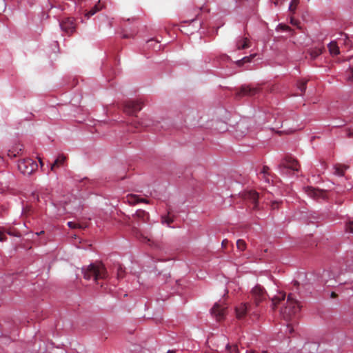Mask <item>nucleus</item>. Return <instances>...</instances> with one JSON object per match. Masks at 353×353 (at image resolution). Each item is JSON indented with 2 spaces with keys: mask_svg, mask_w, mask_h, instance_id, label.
I'll use <instances>...</instances> for the list:
<instances>
[{
  "mask_svg": "<svg viewBox=\"0 0 353 353\" xmlns=\"http://www.w3.org/2000/svg\"><path fill=\"white\" fill-rule=\"evenodd\" d=\"M285 298V294L279 292V295L272 299V307L273 310H275L278 305H281V315L285 321H290L296 316L301 309V305L292 294H289L286 300Z\"/></svg>",
  "mask_w": 353,
  "mask_h": 353,
  "instance_id": "obj_1",
  "label": "nucleus"
},
{
  "mask_svg": "<svg viewBox=\"0 0 353 353\" xmlns=\"http://www.w3.org/2000/svg\"><path fill=\"white\" fill-rule=\"evenodd\" d=\"M83 276L87 280L92 279L97 282L100 279H105L108 272L103 264L92 263L83 271Z\"/></svg>",
  "mask_w": 353,
  "mask_h": 353,
  "instance_id": "obj_2",
  "label": "nucleus"
},
{
  "mask_svg": "<svg viewBox=\"0 0 353 353\" xmlns=\"http://www.w3.org/2000/svg\"><path fill=\"white\" fill-rule=\"evenodd\" d=\"M235 311L238 319H243L247 314H249L252 319H258L259 317V310L256 309L252 303H241L236 307Z\"/></svg>",
  "mask_w": 353,
  "mask_h": 353,
  "instance_id": "obj_3",
  "label": "nucleus"
},
{
  "mask_svg": "<svg viewBox=\"0 0 353 353\" xmlns=\"http://www.w3.org/2000/svg\"><path fill=\"white\" fill-rule=\"evenodd\" d=\"M300 167L299 161L291 155H286L279 165L280 172L283 174H287L288 170L299 172Z\"/></svg>",
  "mask_w": 353,
  "mask_h": 353,
  "instance_id": "obj_4",
  "label": "nucleus"
},
{
  "mask_svg": "<svg viewBox=\"0 0 353 353\" xmlns=\"http://www.w3.org/2000/svg\"><path fill=\"white\" fill-rule=\"evenodd\" d=\"M38 165L36 161L32 159H26L19 161L18 169L25 175H30L37 170Z\"/></svg>",
  "mask_w": 353,
  "mask_h": 353,
  "instance_id": "obj_5",
  "label": "nucleus"
},
{
  "mask_svg": "<svg viewBox=\"0 0 353 353\" xmlns=\"http://www.w3.org/2000/svg\"><path fill=\"white\" fill-rule=\"evenodd\" d=\"M142 103L139 101H127L123 106V112L129 115H133L142 109Z\"/></svg>",
  "mask_w": 353,
  "mask_h": 353,
  "instance_id": "obj_6",
  "label": "nucleus"
},
{
  "mask_svg": "<svg viewBox=\"0 0 353 353\" xmlns=\"http://www.w3.org/2000/svg\"><path fill=\"white\" fill-rule=\"evenodd\" d=\"M266 292L264 289L261 286H256L252 290V299L254 301V306L256 309H258V306L260 303L262 302L266 298Z\"/></svg>",
  "mask_w": 353,
  "mask_h": 353,
  "instance_id": "obj_7",
  "label": "nucleus"
},
{
  "mask_svg": "<svg viewBox=\"0 0 353 353\" xmlns=\"http://www.w3.org/2000/svg\"><path fill=\"white\" fill-rule=\"evenodd\" d=\"M259 88H254L250 85H242L236 92V98L239 99L245 96H254L259 92Z\"/></svg>",
  "mask_w": 353,
  "mask_h": 353,
  "instance_id": "obj_8",
  "label": "nucleus"
},
{
  "mask_svg": "<svg viewBox=\"0 0 353 353\" xmlns=\"http://www.w3.org/2000/svg\"><path fill=\"white\" fill-rule=\"evenodd\" d=\"M305 193L311 198L319 200L320 199H325L327 197L326 192L307 186L305 188Z\"/></svg>",
  "mask_w": 353,
  "mask_h": 353,
  "instance_id": "obj_9",
  "label": "nucleus"
},
{
  "mask_svg": "<svg viewBox=\"0 0 353 353\" xmlns=\"http://www.w3.org/2000/svg\"><path fill=\"white\" fill-rule=\"evenodd\" d=\"M61 30L68 34H71L75 30L74 21L72 18H65L60 21Z\"/></svg>",
  "mask_w": 353,
  "mask_h": 353,
  "instance_id": "obj_10",
  "label": "nucleus"
},
{
  "mask_svg": "<svg viewBox=\"0 0 353 353\" xmlns=\"http://www.w3.org/2000/svg\"><path fill=\"white\" fill-rule=\"evenodd\" d=\"M244 199L249 203L250 205H252V208L253 210L257 209L258 207V200L259 198V194L256 191L250 190L244 194Z\"/></svg>",
  "mask_w": 353,
  "mask_h": 353,
  "instance_id": "obj_11",
  "label": "nucleus"
},
{
  "mask_svg": "<svg viewBox=\"0 0 353 353\" xmlns=\"http://www.w3.org/2000/svg\"><path fill=\"white\" fill-rule=\"evenodd\" d=\"M226 307L221 305L220 303H216L211 309L212 314L216 317L217 321H221L224 319L225 314Z\"/></svg>",
  "mask_w": 353,
  "mask_h": 353,
  "instance_id": "obj_12",
  "label": "nucleus"
},
{
  "mask_svg": "<svg viewBox=\"0 0 353 353\" xmlns=\"http://www.w3.org/2000/svg\"><path fill=\"white\" fill-rule=\"evenodd\" d=\"M132 125L137 129H142L152 125V121L148 117L141 119L136 118L132 121Z\"/></svg>",
  "mask_w": 353,
  "mask_h": 353,
  "instance_id": "obj_13",
  "label": "nucleus"
},
{
  "mask_svg": "<svg viewBox=\"0 0 353 353\" xmlns=\"http://www.w3.org/2000/svg\"><path fill=\"white\" fill-rule=\"evenodd\" d=\"M134 219L142 223H147L150 219L148 212L143 210H138L133 215Z\"/></svg>",
  "mask_w": 353,
  "mask_h": 353,
  "instance_id": "obj_14",
  "label": "nucleus"
},
{
  "mask_svg": "<svg viewBox=\"0 0 353 353\" xmlns=\"http://www.w3.org/2000/svg\"><path fill=\"white\" fill-rule=\"evenodd\" d=\"M66 157L63 154H59L54 162L51 165V170L54 171L56 168L63 165L66 161Z\"/></svg>",
  "mask_w": 353,
  "mask_h": 353,
  "instance_id": "obj_15",
  "label": "nucleus"
},
{
  "mask_svg": "<svg viewBox=\"0 0 353 353\" xmlns=\"http://www.w3.org/2000/svg\"><path fill=\"white\" fill-rule=\"evenodd\" d=\"M132 230L133 234L139 240H140L141 241H145V242H148V241L149 242L150 241V239L148 236H144L140 232V230L138 229V228L136 227L135 225H132Z\"/></svg>",
  "mask_w": 353,
  "mask_h": 353,
  "instance_id": "obj_16",
  "label": "nucleus"
},
{
  "mask_svg": "<svg viewBox=\"0 0 353 353\" xmlns=\"http://www.w3.org/2000/svg\"><path fill=\"white\" fill-rule=\"evenodd\" d=\"M349 168V166L343 164L336 163L334 166V174L336 175L342 176L344 175L345 170Z\"/></svg>",
  "mask_w": 353,
  "mask_h": 353,
  "instance_id": "obj_17",
  "label": "nucleus"
},
{
  "mask_svg": "<svg viewBox=\"0 0 353 353\" xmlns=\"http://www.w3.org/2000/svg\"><path fill=\"white\" fill-rule=\"evenodd\" d=\"M124 199L125 202L130 205H135L139 203V196L137 194H128Z\"/></svg>",
  "mask_w": 353,
  "mask_h": 353,
  "instance_id": "obj_18",
  "label": "nucleus"
},
{
  "mask_svg": "<svg viewBox=\"0 0 353 353\" xmlns=\"http://www.w3.org/2000/svg\"><path fill=\"white\" fill-rule=\"evenodd\" d=\"M103 8V6L101 4V2L99 1L94 7H92L90 10H89L86 13V16L88 17H90L91 16L94 15L97 12L100 11Z\"/></svg>",
  "mask_w": 353,
  "mask_h": 353,
  "instance_id": "obj_19",
  "label": "nucleus"
},
{
  "mask_svg": "<svg viewBox=\"0 0 353 353\" xmlns=\"http://www.w3.org/2000/svg\"><path fill=\"white\" fill-rule=\"evenodd\" d=\"M250 46V42L247 38L239 40L236 43V47L238 50L248 48Z\"/></svg>",
  "mask_w": 353,
  "mask_h": 353,
  "instance_id": "obj_20",
  "label": "nucleus"
},
{
  "mask_svg": "<svg viewBox=\"0 0 353 353\" xmlns=\"http://www.w3.org/2000/svg\"><path fill=\"white\" fill-rule=\"evenodd\" d=\"M328 48H329V51H330V54L332 55H337L340 52L339 48L338 46L336 45V42H333V41L331 42L328 45Z\"/></svg>",
  "mask_w": 353,
  "mask_h": 353,
  "instance_id": "obj_21",
  "label": "nucleus"
},
{
  "mask_svg": "<svg viewBox=\"0 0 353 353\" xmlns=\"http://www.w3.org/2000/svg\"><path fill=\"white\" fill-rule=\"evenodd\" d=\"M323 49L321 48H314L310 50V55L312 59H314L321 54Z\"/></svg>",
  "mask_w": 353,
  "mask_h": 353,
  "instance_id": "obj_22",
  "label": "nucleus"
},
{
  "mask_svg": "<svg viewBox=\"0 0 353 353\" xmlns=\"http://www.w3.org/2000/svg\"><path fill=\"white\" fill-rule=\"evenodd\" d=\"M67 225H68L69 228H70L72 229H76V228L85 229V228H87V225L85 223H75V222H72V221L68 222Z\"/></svg>",
  "mask_w": 353,
  "mask_h": 353,
  "instance_id": "obj_23",
  "label": "nucleus"
},
{
  "mask_svg": "<svg viewBox=\"0 0 353 353\" xmlns=\"http://www.w3.org/2000/svg\"><path fill=\"white\" fill-rule=\"evenodd\" d=\"M255 56H256V54H251V55H250L248 57H245L243 59H241V60H239L236 62V63H237V65L239 66H241V65H243L245 63L250 62L254 58Z\"/></svg>",
  "mask_w": 353,
  "mask_h": 353,
  "instance_id": "obj_24",
  "label": "nucleus"
},
{
  "mask_svg": "<svg viewBox=\"0 0 353 353\" xmlns=\"http://www.w3.org/2000/svg\"><path fill=\"white\" fill-rule=\"evenodd\" d=\"M307 80L306 79H301L298 81V89L301 91V95H302L305 90H306V84H307Z\"/></svg>",
  "mask_w": 353,
  "mask_h": 353,
  "instance_id": "obj_25",
  "label": "nucleus"
},
{
  "mask_svg": "<svg viewBox=\"0 0 353 353\" xmlns=\"http://www.w3.org/2000/svg\"><path fill=\"white\" fill-rule=\"evenodd\" d=\"M147 43L149 48H152L154 50H158L160 49L159 41L155 39H150L147 41Z\"/></svg>",
  "mask_w": 353,
  "mask_h": 353,
  "instance_id": "obj_26",
  "label": "nucleus"
},
{
  "mask_svg": "<svg viewBox=\"0 0 353 353\" xmlns=\"http://www.w3.org/2000/svg\"><path fill=\"white\" fill-rule=\"evenodd\" d=\"M170 214V210H168V215H164L161 216V223H166L168 225H170L174 221V219L169 216Z\"/></svg>",
  "mask_w": 353,
  "mask_h": 353,
  "instance_id": "obj_27",
  "label": "nucleus"
},
{
  "mask_svg": "<svg viewBox=\"0 0 353 353\" xmlns=\"http://www.w3.org/2000/svg\"><path fill=\"white\" fill-rule=\"evenodd\" d=\"M117 278L119 279H122L123 278L124 276V274H125V270L124 268L121 266V265L119 264L117 265Z\"/></svg>",
  "mask_w": 353,
  "mask_h": 353,
  "instance_id": "obj_28",
  "label": "nucleus"
},
{
  "mask_svg": "<svg viewBox=\"0 0 353 353\" xmlns=\"http://www.w3.org/2000/svg\"><path fill=\"white\" fill-rule=\"evenodd\" d=\"M299 1L300 0H292L291 3L290 4V6H289V10L292 13L295 12L296 10V7H297L298 4L299 3Z\"/></svg>",
  "mask_w": 353,
  "mask_h": 353,
  "instance_id": "obj_29",
  "label": "nucleus"
},
{
  "mask_svg": "<svg viewBox=\"0 0 353 353\" xmlns=\"http://www.w3.org/2000/svg\"><path fill=\"white\" fill-rule=\"evenodd\" d=\"M345 232L353 233V220H348L345 223Z\"/></svg>",
  "mask_w": 353,
  "mask_h": 353,
  "instance_id": "obj_30",
  "label": "nucleus"
},
{
  "mask_svg": "<svg viewBox=\"0 0 353 353\" xmlns=\"http://www.w3.org/2000/svg\"><path fill=\"white\" fill-rule=\"evenodd\" d=\"M226 350L230 353H239V352L238 346L236 345H230V344H227Z\"/></svg>",
  "mask_w": 353,
  "mask_h": 353,
  "instance_id": "obj_31",
  "label": "nucleus"
},
{
  "mask_svg": "<svg viewBox=\"0 0 353 353\" xmlns=\"http://www.w3.org/2000/svg\"><path fill=\"white\" fill-rule=\"evenodd\" d=\"M236 247L239 250L243 251L246 248V243L243 239H239L236 241Z\"/></svg>",
  "mask_w": 353,
  "mask_h": 353,
  "instance_id": "obj_32",
  "label": "nucleus"
},
{
  "mask_svg": "<svg viewBox=\"0 0 353 353\" xmlns=\"http://www.w3.org/2000/svg\"><path fill=\"white\" fill-rule=\"evenodd\" d=\"M347 79L350 81H353V65L350 67L349 70L347 72Z\"/></svg>",
  "mask_w": 353,
  "mask_h": 353,
  "instance_id": "obj_33",
  "label": "nucleus"
},
{
  "mask_svg": "<svg viewBox=\"0 0 353 353\" xmlns=\"http://www.w3.org/2000/svg\"><path fill=\"white\" fill-rule=\"evenodd\" d=\"M269 170L270 168L268 166L265 165L263 167L262 171L261 172V174H262L263 175V177L265 179V181H268V179L265 178V176L266 174H269Z\"/></svg>",
  "mask_w": 353,
  "mask_h": 353,
  "instance_id": "obj_34",
  "label": "nucleus"
},
{
  "mask_svg": "<svg viewBox=\"0 0 353 353\" xmlns=\"http://www.w3.org/2000/svg\"><path fill=\"white\" fill-rule=\"evenodd\" d=\"M280 203H281V202H280V201H272L271 203L272 209L275 210V209L279 208Z\"/></svg>",
  "mask_w": 353,
  "mask_h": 353,
  "instance_id": "obj_35",
  "label": "nucleus"
},
{
  "mask_svg": "<svg viewBox=\"0 0 353 353\" xmlns=\"http://www.w3.org/2000/svg\"><path fill=\"white\" fill-rule=\"evenodd\" d=\"M6 233L10 236H19V232H17V231H12V230H6Z\"/></svg>",
  "mask_w": 353,
  "mask_h": 353,
  "instance_id": "obj_36",
  "label": "nucleus"
},
{
  "mask_svg": "<svg viewBox=\"0 0 353 353\" xmlns=\"http://www.w3.org/2000/svg\"><path fill=\"white\" fill-rule=\"evenodd\" d=\"M31 208L29 207V206H26L24 208H23V214H25L26 215H28L30 212L31 211Z\"/></svg>",
  "mask_w": 353,
  "mask_h": 353,
  "instance_id": "obj_37",
  "label": "nucleus"
},
{
  "mask_svg": "<svg viewBox=\"0 0 353 353\" xmlns=\"http://www.w3.org/2000/svg\"><path fill=\"white\" fill-rule=\"evenodd\" d=\"M6 240V236L4 232L0 231V241H4Z\"/></svg>",
  "mask_w": 353,
  "mask_h": 353,
  "instance_id": "obj_38",
  "label": "nucleus"
},
{
  "mask_svg": "<svg viewBox=\"0 0 353 353\" xmlns=\"http://www.w3.org/2000/svg\"><path fill=\"white\" fill-rule=\"evenodd\" d=\"M347 135L348 137H353V128L347 130Z\"/></svg>",
  "mask_w": 353,
  "mask_h": 353,
  "instance_id": "obj_39",
  "label": "nucleus"
},
{
  "mask_svg": "<svg viewBox=\"0 0 353 353\" xmlns=\"http://www.w3.org/2000/svg\"><path fill=\"white\" fill-rule=\"evenodd\" d=\"M280 28H281L283 30H290V28L288 26H286V25H282L281 24L279 26Z\"/></svg>",
  "mask_w": 353,
  "mask_h": 353,
  "instance_id": "obj_40",
  "label": "nucleus"
},
{
  "mask_svg": "<svg viewBox=\"0 0 353 353\" xmlns=\"http://www.w3.org/2000/svg\"><path fill=\"white\" fill-rule=\"evenodd\" d=\"M8 155L9 157H16L17 154H15L13 151H12V150H9V151H8Z\"/></svg>",
  "mask_w": 353,
  "mask_h": 353,
  "instance_id": "obj_41",
  "label": "nucleus"
},
{
  "mask_svg": "<svg viewBox=\"0 0 353 353\" xmlns=\"http://www.w3.org/2000/svg\"><path fill=\"white\" fill-rule=\"evenodd\" d=\"M272 3L275 5V6H278L280 3L282 2L283 0H272Z\"/></svg>",
  "mask_w": 353,
  "mask_h": 353,
  "instance_id": "obj_42",
  "label": "nucleus"
},
{
  "mask_svg": "<svg viewBox=\"0 0 353 353\" xmlns=\"http://www.w3.org/2000/svg\"><path fill=\"white\" fill-rule=\"evenodd\" d=\"M287 329L288 330L290 334L292 333L294 331L293 327L290 325H288Z\"/></svg>",
  "mask_w": 353,
  "mask_h": 353,
  "instance_id": "obj_43",
  "label": "nucleus"
},
{
  "mask_svg": "<svg viewBox=\"0 0 353 353\" xmlns=\"http://www.w3.org/2000/svg\"><path fill=\"white\" fill-rule=\"evenodd\" d=\"M139 203H149V201L145 199H140L139 198Z\"/></svg>",
  "mask_w": 353,
  "mask_h": 353,
  "instance_id": "obj_44",
  "label": "nucleus"
},
{
  "mask_svg": "<svg viewBox=\"0 0 353 353\" xmlns=\"http://www.w3.org/2000/svg\"><path fill=\"white\" fill-rule=\"evenodd\" d=\"M228 243V241L227 239H224L222 241V246L223 247H225Z\"/></svg>",
  "mask_w": 353,
  "mask_h": 353,
  "instance_id": "obj_45",
  "label": "nucleus"
},
{
  "mask_svg": "<svg viewBox=\"0 0 353 353\" xmlns=\"http://www.w3.org/2000/svg\"><path fill=\"white\" fill-rule=\"evenodd\" d=\"M321 163H322V165H323V169H324V170H325V169H326V168H327V164H326V163H325L324 161H321Z\"/></svg>",
  "mask_w": 353,
  "mask_h": 353,
  "instance_id": "obj_46",
  "label": "nucleus"
},
{
  "mask_svg": "<svg viewBox=\"0 0 353 353\" xmlns=\"http://www.w3.org/2000/svg\"><path fill=\"white\" fill-rule=\"evenodd\" d=\"M336 296H337V295H336V294L335 292H332V294H331V297H332V298H335Z\"/></svg>",
  "mask_w": 353,
  "mask_h": 353,
  "instance_id": "obj_47",
  "label": "nucleus"
},
{
  "mask_svg": "<svg viewBox=\"0 0 353 353\" xmlns=\"http://www.w3.org/2000/svg\"><path fill=\"white\" fill-rule=\"evenodd\" d=\"M293 283H294V285L296 287H297L299 285V282L296 281H294Z\"/></svg>",
  "mask_w": 353,
  "mask_h": 353,
  "instance_id": "obj_48",
  "label": "nucleus"
},
{
  "mask_svg": "<svg viewBox=\"0 0 353 353\" xmlns=\"http://www.w3.org/2000/svg\"><path fill=\"white\" fill-rule=\"evenodd\" d=\"M44 232H44L43 230H42V231H41L40 232L37 233V235H41V234H44Z\"/></svg>",
  "mask_w": 353,
  "mask_h": 353,
  "instance_id": "obj_49",
  "label": "nucleus"
},
{
  "mask_svg": "<svg viewBox=\"0 0 353 353\" xmlns=\"http://www.w3.org/2000/svg\"><path fill=\"white\" fill-rule=\"evenodd\" d=\"M39 163H40L41 165V166H43V162H42L41 159H39Z\"/></svg>",
  "mask_w": 353,
  "mask_h": 353,
  "instance_id": "obj_50",
  "label": "nucleus"
},
{
  "mask_svg": "<svg viewBox=\"0 0 353 353\" xmlns=\"http://www.w3.org/2000/svg\"><path fill=\"white\" fill-rule=\"evenodd\" d=\"M167 353H176L174 350H169Z\"/></svg>",
  "mask_w": 353,
  "mask_h": 353,
  "instance_id": "obj_51",
  "label": "nucleus"
},
{
  "mask_svg": "<svg viewBox=\"0 0 353 353\" xmlns=\"http://www.w3.org/2000/svg\"><path fill=\"white\" fill-rule=\"evenodd\" d=\"M291 23H292V24H296V23H294V19H291Z\"/></svg>",
  "mask_w": 353,
  "mask_h": 353,
  "instance_id": "obj_52",
  "label": "nucleus"
},
{
  "mask_svg": "<svg viewBox=\"0 0 353 353\" xmlns=\"http://www.w3.org/2000/svg\"><path fill=\"white\" fill-rule=\"evenodd\" d=\"M123 38H128V36L127 34H123Z\"/></svg>",
  "mask_w": 353,
  "mask_h": 353,
  "instance_id": "obj_53",
  "label": "nucleus"
}]
</instances>
